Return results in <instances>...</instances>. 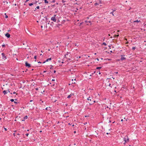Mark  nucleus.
<instances>
[{
  "label": "nucleus",
  "instance_id": "5",
  "mask_svg": "<svg viewBox=\"0 0 146 146\" xmlns=\"http://www.w3.org/2000/svg\"><path fill=\"white\" fill-rule=\"evenodd\" d=\"M25 66L26 67H27L29 68L31 67V64L28 63L27 62H26L25 63Z\"/></svg>",
  "mask_w": 146,
  "mask_h": 146
},
{
  "label": "nucleus",
  "instance_id": "41",
  "mask_svg": "<svg viewBox=\"0 0 146 146\" xmlns=\"http://www.w3.org/2000/svg\"><path fill=\"white\" fill-rule=\"evenodd\" d=\"M56 72V71L54 70V73H55Z\"/></svg>",
  "mask_w": 146,
  "mask_h": 146
},
{
  "label": "nucleus",
  "instance_id": "16",
  "mask_svg": "<svg viewBox=\"0 0 146 146\" xmlns=\"http://www.w3.org/2000/svg\"><path fill=\"white\" fill-rule=\"evenodd\" d=\"M44 3H48V1L47 0H44Z\"/></svg>",
  "mask_w": 146,
  "mask_h": 146
},
{
  "label": "nucleus",
  "instance_id": "32",
  "mask_svg": "<svg viewBox=\"0 0 146 146\" xmlns=\"http://www.w3.org/2000/svg\"><path fill=\"white\" fill-rule=\"evenodd\" d=\"M62 2L63 3H64V2H65V1H64V0H62Z\"/></svg>",
  "mask_w": 146,
  "mask_h": 146
},
{
  "label": "nucleus",
  "instance_id": "48",
  "mask_svg": "<svg viewBox=\"0 0 146 146\" xmlns=\"http://www.w3.org/2000/svg\"><path fill=\"white\" fill-rule=\"evenodd\" d=\"M54 80H54V79H52V81H54Z\"/></svg>",
  "mask_w": 146,
  "mask_h": 146
},
{
  "label": "nucleus",
  "instance_id": "58",
  "mask_svg": "<svg viewBox=\"0 0 146 146\" xmlns=\"http://www.w3.org/2000/svg\"><path fill=\"white\" fill-rule=\"evenodd\" d=\"M100 72H99V74H100Z\"/></svg>",
  "mask_w": 146,
  "mask_h": 146
},
{
  "label": "nucleus",
  "instance_id": "4",
  "mask_svg": "<svg viewBox=\"0 0 146 146\" xmlns=\"http://www.w3.org/2000/svg\"><path fill=\"white\" fill-rule=\"evenodd\" d=\"M54 16L52 17L51 18V20L53 21L54 22H56V20L55 17L56 16V15H54Z\"/></svg>",
  "mask_w": 146,
  "mask_h": 146
},
{
  "label": "nucleus",
  "instance_id": "13",
  "mask_svg": "<svg viewBox=\"0 0 146 146\" xmlns=\"http://www.w3.org/2000/svg\"><path fill=\"white\" fill-rule=\"evenodd\" d=\"M35 4V3H29V6H32V5H33V4Z\"/></svg>",
  "mask_w": 146,
  "mask_h": 146
},
{
  "label": "nucleus",
  "instance_id": "38",
  "mask_svg": "<svg viewBox=\"0 0 146 146\" xmlns=\"http://www.w3.org/2000/svg\"><path fill=\"white\" fill-rule=\"evenodd\" d=\"M97 60L98 61H99V59L98 58H96L95 59V60Z\"/></svg>",
  "mask_w": 146,
  "mask_h": 146
},
{
  "label": "nucleus",
  "instance_id": "33",
  "mask_svg": "<svg viewBox=\"0 0 146 146\" xmlns=\"http://www.w3.org/2000/svg\"><path fill=\"white\" fill-rule=\"evenodd\" d=\"M55 0H53L52 1V3H54V2H55Z\"/></svg>",
  "mask_w": 146,
  "mask_h": 146
},
{
  "label": "nucleus",
  "instance_id": "29",
  "mask_svg": "<svg viewBox=\"0 0 146 146\" xmlns=\"http://www.w3.org/2000/svg\"><path fill=\"white\" fill-rule=\"evenodd\" d=\"M102 1L101 0H99V4L101 3Z\"/></svg>",
  "mask_w": 146,
  "mask_h": 146
},
{
  "label": "nucleus",
  "instance_id": "56",
  "mask_svg": "<svg viewBox=\"0 0 146 146\" xmlns=\"http://www.w3.org/2000/svg\"><path fill=\"white\" fill-rule=\"evenodd\" d=\"M42 27H43V25H42V26H41V28H42Z\"/></svg>",
  "mask_w": 146,
  "mask_h": 146
},
{
  "label": "nucleus",
  "instance_id": "53",
  "mask_svg": "<svg viewBox=\"0 0 146 146\" xmlns=\"http://www.w3.org/2000/svg\"><path fill=\"white\" fill-rule=\"evenodd\" d=\"M131 9V7H130L129 8V10H130Z\"/></svg>",
  "mask_w": 146,
  "mask_h": 146
},
{
  "label": "nucleus",
  "instance_id": "59",
  "mask_svg": "<svg viewBox=\"0 0 146 146\" xmlns=\"http://www.w3.org/2000/svg\"><path fill=\"white\" fill-rule=\"evenodd\" d=\"M17 135H20V134H19V133H18V134H17Z\"/></svg>",
  "mask_w": 146,
  "mask_h": 146
},
{
  "label": "nucleus",
  "instance_id": "8",
  "mask_svg": "<svg viewBox=\"0 0 146 146\" xmlns=\"http://www.w3.org/2000/svg\"><path fill=\"white\" fill-rule=\"evenodd\" d=\"M52 59L51 58H48V59H47L44 62H43V63H45V62H48V61L49 60H51Z\"/></svg>",
  "mask_w": 146,
  "mask_h": 146
},
{
  "label": "nucleus",
  "instance_id": "34",
  "mask_svg": "<svg viewBox=\"0 0 146 146\" xmlns=\"http://www.w3.org/2000/svg\"><path fill=\"white\" fill-rule=\"evenodd\" d=\"M8 17V16L7 15H5V18H7Z\"/></svg>",
  "mask_w": 146,
  "mask_h": 146
},
{
  "label": "nucleus",
  "instance_id": "54",
  "mask_svg": "<svg viewBox=\"0 0 146 146\" xmlns=\"http://www.w3.org/2000/svg\"><path fill=\"white\" fill-rule=\"evenodd\" d=\"M4 129H5V131H6V130H7V129H6V128H5Z\"/></svg>",
  "mask_w": 146,
  "mask_h": 146
},
{
  "label": "nucleus",
  "instance_id": "37",
  "mask_svg": "<svg viewBox=\"0 0 146 146\" xmlns=\"http://www.w3.org/2000/svg\"><path fill=\"white\" fill-rule=\"evenodd\" d=\"M29 0H26V1H25V3H26L27 2H28V1H29Z\"/></svg>",
  "mask_w": 146,
  "mask_h": 146
},
{
  "label": "nucleus",
  "instance_id": "52",
  "mask_svg": "<svg viewBox=\"0 0 146 146\" xmlns=\"http://www.w3.org/2000/svg\"><path fill=\"white\" fill-rule=\"evenodd\" d=\"M48 108V107L46 108V109H46V110H47Z\"/></svg>",
  "mask_w": 146,
  "mask_h": 146
},
{
  "label": "nucleus",
  "instance_id": "62",
  "mask_svg": "<svg viewBox=\"0 0 146 146\" xmlns=\"http://www.w3.org/2000/svg\"><path fill=\"white\" fill-rule=\"evenodd\" d=\"M72 84H69V85H71Z\"/></svg>",
  "mask_w": 146,
  "mask_h": 146
},
{
  "label": "nucleus",
  "instance_id": "63",
  "mask_svg": "<svg viewBox=\"0 0 146 146\" xmlns=\"http://www.w3.org/2000/svg\"><path fill=\"white\" fill-rule=\"evenodd\" d=\"M121 121H123V119H121Z\"/></svg>",
  "mask_w": 146,
  "mask_h": 146
},
{
  "label": "nucleus",
  "instance_id": "36",
  "mask_svg": "<svg viewBox=\"0 0 146 146\" xmlns=\"http://www.w3.org/2000/svg\"><path fill=\"white\" fill-rule=\"evenodd\" d=\"M29 135V133H27L26 134V135L27 136H28V135Z\"/></svg>",
  "mask_w": 146,
  "mask_h": 146
},
{
  "label": "nucleus",
  "instance_id": "23",
  "mask_svg": "<svg viewBox=\"0 0 146 146\" xmlns=\"http://www.w3.org/2000/svg\"><path fill=\"white\" fill-rule=\"evenodd\" d=\"M113 12L112 11L110 13V14H112V15L113 16H114V15L113 14Z\"/></svg>",
  "mask_w": 146,
  "mask_h": 146
},
{
  "label": "nucleus",
  "instance_id": "20",
  "mask_svg": "<svg viewBox=\"0 0 146 146\" xmlns=\"http://www.w3.org/2000/svg\"><path fill=\"white\" fill-rule=\"evenodd\" d=\"M136 49V47H133L132 48V49L134 50Z\"/></svg>",
  "mask_w": 146,
  "mask_h": 146
},
{
  "label": "nucleus",
  "instance_id": "2",
  "mask_svg": "<svg viewBox=\"0 0 146 146\" xmlns=\"http://www.w3.org/2000/svg\"><path fill=\"white\" fill-rule=\"evenodd\" d=\"M129 140V138L127 136H126L124 138V140L125 142V143L128 142Z\"/></svg>",
  "mask_w": 146,
  "mask_h": 146
},
{
  "label": "nucleus",
  "instance_id": "47",
  "mask_svg": "<svg viewBox=\"0 0 146 146\" xmlns=\"http://www.w3.org/2000/svg\"><path fill=\"white\" fill-rule=\"evenodd\" d=\"M115 35L117 37V36H119V35Z\"/></svg>",
  "mask_w": 146,
  "mask_h": 146
},
{
  "label": "nucleus",
  "instance_id": "64",
  "mask_svg": "<svg viewBox=\"0 0 146 146\" xmlns=\"http://www.w3.org/2000/svg\"><path fill=\"white\" fill-rule=\"evenodd\" d=\"M42 132V131H40V133L41 132Z\"/></svg>",
  "mask_w": 146,
  "mask_h": 146
},
{
  "label": "nucleus",
  "instance_id": "57",
  "mask_svg": "<svg viewBox=\"0 0 146 146\" xmlns=\"http://www.w3.org/2000/svg\"><path fill=\"white\" fill-rule=\"evenodd\" d=\"M38 63H41V62H38Z\"/></svg>",
  "mask_w": 146,
  "mask_h": 146
},
{
  "label": "nucleus",
  "instance_id": "44",
  "mask_svg": "<svg viewBox=\"0 0 146 146\" xmlns=\"http://www.w3.org/2000/svg\"><path fill=\"white\" fill-rule=\"evenodd\" d=\"M5 2H6L7 4H8V2L7 1H5Z\"/></svg>",
  "mask_w": 146,
  "mask_h": 146
},
{
  "label": "nucleus",
  "instance_id": "17",
  "mask_svg": "<svg viewBox=\"0 0 146 146\" xmlns=\"http://www.w3.org/2000/svg\"><path fill=\"white\" fill-rule=\"evenodd\" d=\"M102 68V67H97L96 68V69H101Z\"/></svg>",
  "mask_w": 146,
  "mask_h": 146
},
{
  "label": "nucleus",
  "instance_id": "3",
  "mask_svg": "<svg viewBox=\"0 0 146 146\" xmlns=\"http://www.w3.org/2000/svg\"><path fill=\"white\" fill-rule=\"evenodd\" d=\"M1 55L2 56V58L3 59L5 60L7 59V56H5V54L4 53H2L1 54Z\"/></svg>",
  "mask_w": 146,
  "mask_h": 146
},
{
  "label": "nucleus",
  "instance_id": "7",
  "mask_svg": "<svg viewBox=\"0 0 146 146\" xmlns=\"http://www.w3.org/2000/svg\"><path fill=\"white\" fill-rule=\"evenodd\" d=\"M5 36L8 38L10 37V35L9 33H7L5 34Z\"/></svg>",
  "mask_w": 146,
  "mask_h": 146
},
{
  "label": "nucleus",
  "instance_id": "61",
  "mask_svg": "<svg viewBox=\"0 0 146 146\" xmlns=\"http://www.w3.org/2000/svg\"><path fill=\"white\" fill-rule=\"evenodd\" d=\"M81 58V56H80L78 57L79 58Z\"/></svg>",
  "mask_w": 146,
  "mask_h": 146
},
{
  "label": "nucleus",
  "instance_id": "55",
  "mask_svg": "<svg viewBox=\"0 0 146 146\" xmlns=\"http://www.w3.org/2000/svg\"><path fill=\"white\" fill-rule=\"evenodd\" d=\"M33 101V100H30V102H32V101Z\"/></svg>",
  "mask_w": 146,
  "mask_h": 146
},
{
  "label": "nucleus",
  "instance_id": "46",
  "mask_svg": "<svg viewBox=\"0 0 146 146\" xmlns=\"http://www.w3.org/2000/svg\"><path fill=\"white\" fill-rule=\"evenodd\" d=\"M13 94H16V92H13Z\"/></svg>",
  "mask_w": 146,
  "mask_h": 146
},
{
  "label": "nucleus",
  "instance_id": "42",
  "mask_svg": "<svg viewBox=\"0 0 146 146\" xmlns=\"http://www.w3.org/2000/svg\"><path fill=\"white\" fill-rule=\"evenodd\" d=\"M114 73H115V74H118V72H114Z\"/></svg>",
  "mask_w": 146,
  "mask_h": 146
},
{
  "label": "nucleus",
  "instance_id": "6",
  "mask_svg": "<svg viewBox=\"0 0 146 146\" xmlns=\"http://www.w3.org/2000/svg\"><path fill=\"white\" fill-rule=\"evenodd\" d=\"M125 55H121V60H125L126 59V58L125 57Z\"/></svg>",
  "mask_w": 146,
  "mask_h": 146
},
{
  "label": "nucleus",
  "instance_id": "11",
  "mask_svg": "<svg viewBox=\"0 0 146 146\" xmlns=\"http://www.w3.org/2000/svg\"><path fill=\"white\" fill-rule=\"evenodd\" d=\"M7 91L6 90H4L3 91V93L4 94V95L6 94L7 93Z\"/></svg>",
  "mask_w": 146,
  "mask_h": 146
},
{
  "label": "nucleus",
  "instance_id": "26",
  "mask_svg": "<svg viewBox=\"0 0 146 146\" xmlns=\"http://www.w3.org/2000/svg\"><path fill=\"white\" fill-rule=\"evenodd\" d=\"M112 10L113 11H112L114 12V11H116V9L115 8L114 9H112Z\"/></svg>",
  "mask_w": 146,
  "mask_h": 146
},
{
  "label": "nucleus",
  "instance_id": "30",
  "mask_svg": "<svg viewBox=\"0 0 146 146\" xmlns=\"http://www.w3.org/2000/svg\"><path fill=\"white\" fill-rule=\"evenodd\" d=\"M36 8H37V9H39V6H37L36 7Z\"/></svg>",
  "mask_w": 146,
  "mask_h": 146
},
{
  "label": "nucleus",
  "instance_id": "43",
  "mask_svg": "<svg viewBox=\"0 0 146 146\" xmlns=\"http://www.w3.org/2000/svg\"><path fill=\"white\" fill-rule=\"evenodd\" d=\"M14 102V103H15V104H17V102H15H15Z\"/></svg>",
  "mask_w": 146,
  "mask_h": 146
},
{
  "label": "nucleus",
  "instance_id": "39",
  "mask_svg": "<svg viewBox=\"0 0 146 146\" xmlns=\"http://www.w3.org/2000/svg\"><path fill=\"white\" fill-rule=\"evenodd\" d=\"M139 21H138V20H137V21H135V22H139Z\"/></svg>",
  "mask_w": 146,
  "mask_h": 146
},
{
  "label": "nucleus",
  "instance_id": "19",
  "mask_svg": "<svg viewBox=\"0 0 146 146\" xmlns=\"http://www.w3.org/2000/svg\"><path fill=\"white\" fill-rule=\"evenodd\" d=\"M102 45H104L105 46H106L107 45V44H106L105 42H104L102 44Z\"/></svg>",
  "mask_w": 146,
  "mask_h": 146
},
{
  "label": "nucleus",
  "instance_id": "1",
  "mask_svg": "<svg viewBox=\"0 0 146 146\" xmlns=\"http://www.w3.org/2000/svg\"><path fill=\"white\" fill-rule=\"evenodd\" d=\"M113 83H107L106 85H109L111 87H115V88H116V87L114 85V84H113Z\"/></svg>",
  "mask_w": 146,
  "mask_h": 146
},
{
  "label": "nucleus",
  "instance_id": "31",
  "mask_svg": "<svg viewBox=\"0 0 146 146\" xmlns=\"http://www.w3.org/2000/svg\"><path fill=\"white\" fill-rule=\"evenodd\" d=\"M37 56H34V58L35 59H36V57H37Z\"/></svg>",
  "mask_w": 146,
  "mask_h": 146
},
{
  "label": "nucleus",
  "instance_id": "49",
  "mask_svg": "<svg viewBox=\"0 0 146 146\" xmlns=\"http://www.w3.org/2000/svg\"><path fill=\"white\" fill-rule=\"evenodd\" d=\"M37 1H36L35 2V3H35V4H36V3H37Z\"/></svg>",
  "mask_w": 146,
  "mask_h": 146
},
{
  "label": "nucleus",
  "instance_id": "9",
  "mask_svg": "<svg viewBox=\"0 0 146 146\" xmlns=\"http://www.w3.org/2000/svg\"><path fill=\"white\" fill-rule=\"evenodd\" d=\"M92 97H90L87 98V100L88 101H90L92 102Z\"/></svg>",
  "mask_w": 146,
  "mask_h": 146
},
{
  "label": "nucleus",
  "instance_id": "24",
  "mask_svg": "<svg viewBox=\"0 0 146 146\" xmlns=\"http://www.w3.org/2000/svg\"><path fill=\"white\" fill-rule=\"evenodd\" d=\"M27 118V116H25L24 117V119H26Z\"/></svg>",
  "mask_w": 146,
  "mask_h": 146
},
{
  "label": "nucleus",
  "instance_id": "35",
  "mask_svg": "<svg viewBox=\"0 0 146 146\" xmlns=\"http://www.w3.org/2000/svg\"><path fill=\"white\" fill-rule=\"evenodd\" d=\"M70 95H71V96H73L74 95V94L71 93Z\"/></svg>",
  "mask_w": 146,
  "mask_h": 146
},
{
  "label": "nucleus",
  "instance_id": "28",
  "mask_svg": "<svg viewBox=\"0 0 146 146\" xmlns=\"http://www.w3.org/2000/svg\"><path fill=\"white\" fill-rule=\"evenodd\" d=\"M10 101L12 102H13L14 101V100L13 99H11L10 100Z\"/></svg>",
  "mask_w": 146,
  "mask_h": 146
},
{
  "label": "nucleus",
  "instance_id": "27",
  "mask_svg": "<svg viewBox=\"0 0 146 146\" xmlns=\"http://www.w3.org/2000/svg\"><path fill=\"white\" fill-rule=\"evenodd\" d=\"M50 66L51 67L50 68V69H52V67L53 66L52 65H50Z\"/></svg>",
  "mask_w": 146,
  "mask_h": 146
},
{
  "label": "nucleus",
  "instance_id": "50",
  "mask_svg": "<svg viewBox=\"0 0 146 146\" xmlns=\"http://www.w3.org/2000/svg\"><path fill=\"white\" fill-rule=\"evenodd\" d=\"M46 72V71H43V72L45 73V72Z\"/></svg>",
  "mask_w": 146,
  "mask_h": 146
},
{
  "label": "nucleus",
  "instance_id": "40",
  "mask_svg": "<svg viewBox=\"0 0 146 146\" xmlns=\"http://www.w3.org/2000/svg\"><path fill=\"white\" fill-rule=\"evenodd\" d=\"M60 21L59 20H57V23H58Z\"/></svg>",
  "mask_w": 146,
  "mask_h": 146
},
{
  "label": "nucleus",
  "instance_id": "18",
  "mask_svg": "<svg viewBox=\"0 0 146 146\" xmlns=\"http://www.w3.org/2000/svg\"><path fill=\"white\" fill-rule=\"evenodd\" d=\"M46 25H43L44 26V28L46 27V28H47V24H46Z\"/></svg>",
  "mask_w": 146,
  "mask_h": 146
},
{
  "label": "nucleus",
  "instance_id": "14",
  "mask_svg": "<svg viewBox=\"0 0 146 146\" xmlns=\"http://www.w3.org/2000/svg\"><path fill=\"white\" fill-rule=\"evenodd\" d=\"M50 84H52V87H53V88H55L54 87V84H53L54 83H51V82H50Z\"/></svg>",
  "mask_w": 146,
  "mask_h": 146
},
{
  "label": "nucleus",
  "instance_id": "22",
  "mask_svg": "<svg viewBox=\"0 0 146 146\" xmlns=\"http://www.w3.org/2000/svg\"><path fill=\"white\" fill-rule=\"evenodd\" d=\"M66 58L67 59V61L68 62L69 61H70L71 60V59L70 58Z\"/></svg>",
  "mask_w": 146,
  "mask_h": 146
},
{
  "label": "nucleus",
  "instance_id": "10",
  "mask_svg": "<svg viewBox=\"0 0 146 146\" xmlns=\"http://www.w3.org/2000/svg\"><path fill=\"white\" fill-rule=\"evenodd\" d=\"M70 52H67V54L64 55L65 57L66 58H67V57H66V55H68V54H70Z\"/></svg>",
  "mask_w": 146,
  "mask_h": 146
},
{
  "label": "nucleus",
  "instance_id": "60",
  "mask_svg": "<svg viewBox=\"0 0 146 146\" xmlns=\"http://www.w3.org/2000/svg\"><path fill=\"white\" fill-rule=\"evenodd\" d=\"M74 125L73 124V125H72V126L73 127H74Z\"/></svg>",
  "mask_w": 146,
  "mask_h": 146
},
{
  "label": "nucleus",
  "instance_id": "15",
  "mask_svg": "<svg viewBox=\"0 0 146 146\" xmlns=\"http://www.w3.org/2000/svg\"><path fill=\"white\" fill-rule=\"evenodd\" d=\"M99 3H94V5L95 6H96L97 5H99Z\"/></svg>",
  "mask_w": 146,
  "mask_h": 146
},
{
  "label": "nucleus",
  "instance_id": "21",
  "mask_svg": "<svg viewBox=\"0 0 146 146\" xmlns=\"http://www.w3.org/2000/svg\"><path fill=\"white\" fill-rule=\"evenodd\" d=\"M71 95H70L68 96L67 98H69L71 97Z\"/></svg>",
  "mask_w": 146,
  "mask_h": 146
},
{
  "label": "nucleus",
  "instance_id": "12",
  "mask_svg": "<svg viewBox=\"0 0 146 146\" xmlns=\"http://www.w3.org/2000/svg\"><path fill=\"white\" fill-rule=\"evenodd\" d=\"M95 102H96L95 101H94V100L93 101L92 100V102H91V103H90V105H92V104H93Z\"/></svg>",
  "mask_w": 146,
  "mask_h": 146
},
{
  "label": "nucleus",
  "instance_id": "25",
  "mask_svg": "<svg viewBox=\"0 0 146 146\" xmlns=\"http://www.w3.org/2000/svg\"><path fill=\"white\" fill-rule=\"evenodd\" d=\"M2 46L3 47V48H4L5 47V44H3L2 45Z\"/></svg>",
  "mask_w": 146,
  "mask_h": 146
},
{
  "label": "nucleus",
  "instance_id": "51",
  "mask_svg": "<svg viewBox=\"0 0 146 146\" xmlns=\"http://www.w3.org/2000/svg\"><path fill=\"white\" fill-rule=\"evenodd\" d=\"M13 135H14V136H15V133H14L13 134Z\"/></svg>",
  "mask_w": 146,
  "mask_h": 146
},
{
  "label": "nucleus",
  "instance_id": "45",
  "mask_svg": "<svg viewBox=\"0 0 146 146\" xmlns=\"http://www.w3.org/2000/svg\"><path fill=\"white\" fill-rule=\"evenodd\" d=\"M23 44L24 45H25L26 44V43H23Z\"/></svg>",
  "mask_w": 146,
  "mask_h": 146
}]
</instances>
